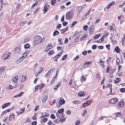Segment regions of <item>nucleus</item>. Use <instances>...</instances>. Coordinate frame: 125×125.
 Masks as SVG:
<instances>
[{"label": "nucleus", "instance_id": "obj_1", "mask_svg": "<svg viewBox=\"0 0 125 125\" xmlns=\"http://www.w3.org/2000/svg\"><path fill=\"white\" fill-rule=\"evenodd\" d=\"M42 40L41 37L39 36L36 35L35 37L33 43L34 45H36L38 44Z\"/></svg>", "mask_w": 125, "mask_h": 125}, {"label": "nucleus", "instance_id": "obj_2", "mask_svg": "<svg viewBox=\"0 0 125 125\" xmlns=\"http://www.w3.org/2000/svg\"><path fill=\"white\" fill-rule=\"evenodd\" d=\"M73 10H71L70 11L68 12L66 14V19L68 20H71L73 18Z\"/></svg>", "mask_w": 125, "mask_h": 125}, {"label": "nucleus", "instance_id": "obj_3", "mask_svg": "<svg viewBox=\"0 0 125 125\" xmlns=\"http://www.w3.org/2000/svg\"><path fill=\"white\" fill-rule=\"evenodd\" d=\"M118 99L117 98L115 97L110 100L109 102L112 104H115L118 101Z\"/></svg>", "mask_w": 125, "mask_h": 125}, {"label": "nucleus", "instance_id": "obj_4", "mask_svg": "<svg viewBox=\"0 0 125 125\" xmlns=\"http://www.w3.org/2000/svg\"><path fill=\"white\" fill-rule=\"evenodd\" d=\"M10 54V52H8V53H5L2 56V57L4 58V59H9Z\"/></svg>", "mask_w": 125, "mask_h": 125}, {"label": "nucleus", "instance_id": "obj_5", "mask_svg": "<svg viewBox=\"0 0 125 125\" xmlns=\"http://www.w3.org/2000/svg\"><path fill=\"white\" fill-rule=\"evenodd\" d=\"M14 116L15 115L13 114H11L10 115L8 119L9 121H11L13 119H14L15 118Z\"/></svg>", "mask_w": 125, "mask_h": 125}, {"label": "nucleus", "instance_id": "obj_6", "mask_svg": "<svg viewBox=\"0 0 125 125\" xmlns=\"http://www.w3.org/2000/svg\"><path fill=\"white\" fill-rule=\"evenodd\" d=\"M21 51V47L18 46L14 50V52L15 53H18L20 52Z\"/></svg>", "mask_w": 125, "mask_h": 125}, {"label": "nucleus", "instance_id": "obj_7", "mask_svg": "<svg viewBox=\"0 0 125 125\" xmlns=\"http://www.w3.org/2000/svg\"><path fill=\"white\" fill-rule=\"evenodd\" d=\"M50 6L49 5H45L44 6V12H46L48 10V8H50Z\"/></svg>", "mask_w": 125, "mask_h": 125}, {"label": "nucleus", "instance_id": "obj_8", "mask_svg": "<svg viewBox=\"0 0 125 125\" xmlns=\"http://www.w3.org/2000/svg\"><path fill=\"white\" fill-rule=\"evenodd\" d=\"M117 105H119L121 107H123L124 105V104L123 100H121L117 104Z\"/></svg>", "mask_w": 125, "mask_h": 125}, {"label": "nucleus", "instance_id": "obj_9", "mask_svg": "<svg viewBox=\"0 0 125 125\" xmlns=\"http://www.w3.org/2000/svg\"><path fill=\"white\" fill-rule=\"evenodd\" d=\"M81 102L80 101L75 100H73L72 102V103H73L75 104H79L81 103Z\"/></svg>", "mask_w": 125, "mask_h": 125}, {"label": "nucleus", "instance_id": "obj_10", "mask_svg": "<svg viewBox=\"0 0 125 125\" xmlns=\"http://www.w3.org/2000/svg\"><path fill=\"white\" fill-rule=\"evenodd\" d=\"M18 79V77L17 76H16L13 78V81L15 84L17 83Z\"/></svg>", "mask_w": 125, "mask_h": 125}, {"label": "nucleus", "instance_id": "obj_11", "mask_svg": "<svg viewBox=\"0 0 125 125\" xmlns=\"http://www.w3.org/2000/svg\"><path fill=\"white\" fill-rule=\"evenodd\" d=\"M94 27L93 25H92L89 27V31L90 32L92 33L93 31L94 30Z\"/></svg>", "mask_w": 125, "mask_h": 125}, {"label": "nucleus", "instance_id": "obj_12", "mask_svg": "<svg viewBox=\"0 0 125 125\" xmlns=\"http://www.w3.org/2000/svg\"><path fill=\"white\" fill-rule=\"evenodd\" d=\"M87 34H84L83 36L81 37L80 39V41H82L85 39L87 37Z\"/></svg>", "mask_w": 125, "mask_h": 125}, {"label": "nucleus", "instance_id": "obj_13", "mask_svg": "<svg viewBox=\"0 0 125 125\" xmlns=\"http://www.w3.org/2000/svg\"><path fill=\"white\" fill-rule=\"evenodd\" d=\"M29 52V51L28 50L26 51L23 54L22 57L24 58L25 57L27 54H28Z\"/></svg>", "mask_w": 125, "mask_h": 125}, {"label": "nucleus", "instance_id": "obj_14", "mask_svg": "<svg viewBox=\"0 0 125 125\" xmlns=\"http://www.w3.org/2000/svg\"><path fill=\"white\" fill-rule=\"evenodd\" d=\"M114 51L117 53H119L120 51V50L118 46H116L115 49Z\"/></svg>", "mask_w": 125, "mask_h": 125}, {"label": "nucleus", "instance_id": "obj_15", "mask_svg": "<svg viewBox=\"0 0 125 125\" xmlns=\"http://www.w3.org/2000/svg\"><path fill=\"white\" fill-rule=\"evenodd\" d=\"M10 104V103H5L2 106V109H4Z\"/></svg>", "mask_w": 125, "mask_h": 125}, {"label": "nucleus", "instance_id": "obj_16", "mask_svg": "<svg viewBox=\"0 0 125 125\" xmlns=\"http://www.w3.org/2000/svg\"><path fill=\"white\" fill-rule=\"evenodd\" d=\"M62 38H59L58 39V41L59 42L58 44L59 45H62L63 44V42H62Z\"/></svg>", "mask_w": 125, "mask_h": 125}, {"label": "nucleus", "instance_id": "obj_17", "mask_svg": "<svg viewBox=\"0 0 125 125\" xmlns=\"http://www.w3.org/2000/svg\"><path fill=\"white\" fill-rule=\"evenodd\" d=\"M42 114L44 117H47L49 115V114L48 113L44 112L42 113Z\"/></svg>", "mask_w": 125, "mask_h": 125}, {"label": "nucleus", "instance_id": "obj_18", "mask_svg": "<svg viewBox=\"0 0 125 125\" xmlns=\"http://www.w3.org/2000/svg\"><path fill=\"white\" fill-rule=\"evenodd\" d=\"M65 101L63 99L60 100L59 102V104L60 105H62L64 104L65 103Z\"/></svg>", "mask_w": 125, "mask_h": 125}, {"label": "nucleus", "instance_id": "obj_19", "mask_svg": "<svg viewBox=\"0 0 125 125\" xmlns=\"http://www.w3.org/2000/svg\"><path fill=\"white\" fill-rule=\"evenodd\" d=\"M47 98V95L45 96L42 100V103H45Z\"/></svg>", "mask_w": 125, "mask_h": 125}, {"label": "nucleus", "instance_id": "obj_20", "mask_svg": "<svg viewBox=\"0 0 125 125\" xmlns=\"http://www.w3.org/2000/svg\"><path fill=\"white\" fill-rule=\"evenodd\" d=\"M59 33V32L57 30H55L53 33V36H56Z\"/></svg>", "mask_w": 125, "mask_h": 125}, {"label": "nucleus", "instance_id": "obj_21", "mask_svg": "<svg viewBox=\"0 0 125 125\" xmlns=\"http://www.w3.org/2000/svg\"><path fill=\"white\" fill-rule=\"evenodd\" d=\"M85 94V93L84 92H80L79 93V96H81Z\"/></svg>", "mask_w": 125, "mask_h": 125}, {"label": "nucleus", "instance_id": "obj_22", "mask_svg": "<svg viewBox=\"0 0 125 125\" xmlns=\"http://www.w3.org/2000/svg\"><path fill=\"white\" fill-rule=\"evenodd\" d=\"M38 1H36L35 3L33 4L31 8H34L35 6H36L38 4Z\"/></svg>", "mask_w": 125, "mask_h": 125}, {"label": "nucleus", "instance_id": "obj_23", "mask_svg": "<svg viewBox=\"0 0 125 125\" xmlns=\"http://www.w3.org/2000/svg\"><path fill=\"white\" fill-rule=\"evenodd\" d=\"M80 35L78 36L75 39V42H78L79 39V38H80Z\"/></svg>", "mask_w": 125, "mask_h": 125}, {"label": "nucleus", "instance_id": "obj_24", "mask_svg": "<svg viewBox=\"0 0 125 125\" xmlns=\"http://www.w3.org/2000/svg\"><path fill=\"white\" fill-rule=\"evenodd\" d=\"M88 28V26L86 25L84 26H83V29L85 31H86Z\"/></svg>", "mask_w": 125, "mask_h": 125}, {"label": "nucleus", "instance_id": "obj_25", "mask_svg": "<svg viewBox=\"0 0 125 125\" xmlns=\"http://www.w3.org/2000/svg\"><path fill=\"white\" fill-rule=\"evenodd\" d=\"M81 80L82 82L83 81H84L85 80V79L84 77L83 76H82L81 78Z\"/></svg>", "mask_w": 125, "mask_h": 125}, {"label": "nucleus", "instance_id": "obj_26", "mask_svg": "<svg viewBox=\"0 0 125 125\" xmlns=\"http://www.w3.org/2000/svg\"><path fill=\"white\" fill-rule=\"evenodd\" d=\"M91 9H90L85 14V17H86L87 15H89V14L91 12Z\"/></svg>", "mask_w": 125, "mask_h": 125}, {"label": "nucleus", "instance_id": "obj_27", "mask_svg": "<svg viewBox=\"0 0 125 125\" xmlns=\"http://www.w3.org/2000/svg\"><path fill=\"white\" fill-rule=\"evenodd\" d=\"M47 47L51 49L53 47V46L50 43L48 44Z\"/></svg>", "mask_w": 125, "mask_h": 125}, {"label": "nucleus", "instance_id": "obj_28", "mask_svg": "<svg viewBox=\"0 0 125 125\" xmlns=\"http://www.w3.org/2000/svg\"><path fill=\"white\" fill-rule=\"evenodd\" d=\"M116 80H114V83H118L119 82V78H116Z\"/></svg>", "mask_w": 125, "mask_h": 125}, {"label": "nucleus", "instance_id": "obj_29", "mask_svg": "<svg viewBox=\"0 0 125 125\" xmlns=\"http://www.w3.org/2000/svg\"><path fill=\"white\" fill-rule=\"evenodd\" d=\"M86 113V109H84L83 110V112L82 113V114L83 116H85Z\"/></svg>", "mask_w": 125, "mask_h": 125}, {"label": "nucleus", "instance_id": "obj_30", "mask_svg": "<svg viewBox=\"0 0 125 125\" xmlns=\"http://www.w3.org/2000/svg\"><path fill=\"white\" fill-rule=\"evenodd\" d=\"M67 55H65L63 56L62 59V60H65L67 57Z\"/></svg>", "mask_w": 125, "mask_h": 125}, {"label": "nucleus", "instance_id": "obj_31", "mask_svg": "<svg viewBox=\"0 0 125 125\" xmlns=\"http://www.w3.org/2000/svg\"><path fill=\"white\" fill-rule=\"evenodd\" d=\"M24 47L25 49H28L29 48L30 45L29 44H27L24 46Z\"/></svg>", "mask_w": 125, "mask_h": 125}, {"label": "nucleus", "instance_id": "obj_32", "mask_svg": "<svg viewBox=\"0 0 125 125\" xmlns=\"http://www.w3.org/2000/svg\"><path fill=\"white\" fill-rule=\"evenodd\" d=\"M50 71H49L45 75L46 76V77H49L50 76Z\"/></svg>", "mask_w": 125, "mask_h": 125}, {"label": "nucleus", "instance_id": "obj_33", "mask_svg": "<svg viewBox=\"0 0 125 125\" xmlns=\"http://www.w3.org/2000/svg\"><path fill=\"white\" fill-rule=\"evenodd\" d=\"M14 87H13V86L10 85L9 86H8V89H9L10 90H11L12 89H13V88Z\"/></svg>", "mask_w": 125, "mask_h": 125}, {"label": "nucleus", "instance_id": "obj_34", "mask_svg": "<svg viewBox=\"0 0 125 125\" xmlns=\"http://www.w3.org/2000/svg\"><path fill=\"white\" fill-rule=\"evenodd\" d=\"M60 31H62L61 33H63L65 32L66 31V30L65 29H63L61 30Z\"/></svg>", "mask_w": 125, "mask_h": 125}, {"label": "nucleus", "instance_id": "obj_35", "mask_svg": "<svg viewBox=\"0 0 125 125\" xmlns=\"http://www.w3.org/2000/svg\"><path fill=\"white\" fill-rule=\"evenodd\" d=\"M120 91L121 92L124 93L125 92V88H122L120 89Z\"/></svg>", "mask_w": 125, "mask_h": 125}, {"label": "nucleus", "instance_id": "obj_36", "mask_svg": "<svg viewBox=\"0 0 125 125\" xmlns=\"http://www.w3.org/2000/svg\"><path fill=\"white\" fill-rule=\"evenodd\" d=\"M63 111V109H61L59 110L58 113H59L61 114Z\"/></svg>", "mask_w": 125, "mask_h": 125}, {"label": "nucleus", "instance_id": "obj_37", "mask_svg": "<svg viewBox=\"0 0 125 125\" xmlns=\"http://www.w3.org/2000/svg\"><path fill=\"white\" fill-rule=\"evenodd\" d=\"M54 52L53 50H52L50 52H48V54L49 55H50L53 54Z\"/></svg>", "mask_w": 125, "mask_h": 125}, {"label": "nucleus", "instance_id": "obj_38", "mask_svg": "<svg viewBox=\"0 0 125 125\" xmlns=\"http://www.w3.org/2000/svg\"><path fill=\"white\" fill-rule=\"evenodd\" d=\"M100 36V34H97L95 35V36H94V38H95V39H96L97 38H98Z\"/></svg>", "mask_w": 125, "mask_h": 125}, {"label": "nucleus", "instance_id": "obj_39", "mask_svg": "<svg viewBox=\"0 0 125 125\" xmlns=\"http://www.w3.org/2000/svg\"><path fill=\"white\" fill-rule=\"evenodd\" d=\"M106 48L107 49V50L108 51H109L110 50V46L109 44H108V45H106Z\"/></svg>", "mask_w": 125, "mask_h": 125}, {"label": "nucleus", "instance_id": "obj_40", "mask_svg": "<svg viewBox=\"0 0 125 125\" xmlns=\"http://www.w3.org/2000/svg\"><path fill=\"white\" fill-rule=\"evenodd\" d=\"M110 91L109 93L107 94V95H108L111 94H112V88H110Z\"/></svg>", "mask_w": 125, "mask_h": 125}, {"label": "nucleus", "instance_id": "obj_41", "mask_svg": "<svg viewBox=\"0 0 125 125\" xmlns=\"http://www.w3.org/2000/svg\"><path fill=\"white\" fill-rule=\"evenodd\" d=\"M51 117L52 119H54L55 118V117L54 115L53 114H52L51 115Z\"/></svg>", "mask_w": 125, "mask_h": 125}, {"label": "nucleus", "instance_id": "obj_42", "mask_svg": "<svg viewBox=\"0 0 125 125\" xmlns=\"http://www.w3.org/2000/svg\"><path fill=\"white\" fill-rule=\"evenodd\" d=\"M45 85L44 84H42L40 85H39V87H40V89H42Z\"/></svg>", "mask_w": 125, "mask_h": 125}, {"label": "nucleus", "instance_id": "obj_43", "mask_svg": "<svg viewBox=\"0 0 125 125\" xmlns=\"http://www.w3.org/2000/svg\"><path fill=\"white\" fill-rule=\"evenodd\" d=\"M56 2V1L55 0H52L51 1V4H52L53 5L55 2Z\"/></svg>", "mask_w": 125, "mask_h": 125}, {"label": "nucleus", "instance_id": "obj_44", "mask_svg": "<svg viewBox=\"0 0 125 125\" xmlns=\"http://www.w3.org/2000/svg\"><path fill=\"white\" fill-rule=\"evenodd\" d=\"M96 45H94L92 46V48L93 49H95L96 48Z\"/></svg>", "mask_w": 125, "mask_h": 125}, {"label": "nucleus", "instance_id": "obj_45", "mask_svg": "<svg viewBox=\"0 0 125 125\" xmlns=\"http://www.w3.org/2000/svg\"><path fill=\"white\" fill-rule=\"evenodd\" d=\"M68 22H67L64 21L62 23V25L64 26H66Z\"/></svg>", "mask_w": 125, "mask_h": 125}, {"label": "nucleus", "instance_id": "obj_46", "mask_svg": "<svg viewBox=\"0 0 125 125\" xmlns=\"http://www.w3.org/2000/svg\"><path fill=\"white\" fill-rule=\"evenodd\" d=\"M29 40V38H26L24 42L25 43H26L27 42H28Z\"/></svg>", "mask_w": 125, "mask_h": 125}, {"label": "nucleus", "instance_id": "obj_47", "mask_svg": "<svg viewBox=\"0 0 125 125\" xmlns=\"http://www.w3.org/2000/svg\"><path fill=\"white\" fill-rule=\"evenodd\" d=\"M56 77V76L54 77L53 79L51 81V83H53L54 81V79Z\"/></svg>", "mask_w": 125, "mask_h": 125}, {"label": "nucleus", "instance_id": "obj_48", "mask_svg": "<svg viewBox=\"0 0 125 125\" xmlns=\"http://www.w3.org/2000/svg\"><path fill=\"white\" fill-rule=\"evenodd\" d=\"M115 3V2L114 1H112L110 3H109L108 5H109V6H112V5L114 4Z\"/></svg>", "mask_w": 125, "mask_h": 125}, {"label": "nucleus", "instance_id": "obj_49", "mask_svg": "<svg viewBox=\"0 0 125 125\" xmlns=\"http://www.w3.org/2000/svg\"><path fill=\"white\" fill-rule=\"evenodd\" d=\"M65 119H66L65 118H63H63L61 119H60L59 120V121H61V122H62L63 121H65Z\"/></svg>", "mask_w": 125, "mask_h": 125}, {"label": "nucleus", "instance_id": "obj_50", "mask_svg": "<svg viewBox=\"0 0 125 125\" xmlns=\"http://www.w3.org/2000/svg\"><path fill=\"white\" fill-rule=\"evenodd\" d=\"M53 122L56 124L59 123L58 119H56L54 120L53 121Z\"/></svg>", "mask_w": 125, "mask_h": 125}, {"label": "nucleus", "instance_id": "obj_51", "mask_svg": "<svg viewBox=\"0 0 125 125\" xmlns=\"http://www.w3.org/2000/svg\"><path fill=\"white\" fill-rule=\"evenodd\" d=\"M48 119L47 118H43L42 120L44 122H45Z\"/></svg>", "mask_w": 125, "mask_h": 125}, {"label": "nucleus", "instance_id": "obj_52", "mask_svg": "<svg viewBox=\"0 0 125 125\" xmlns=\"http://www.w3.org/2000/svg\"><path fill=\"white\" fill-rule=\"evenodd\" d=\"M68 39L67 38H66L65 39L64 42V44H66L68 42Z\"/></svg>", "mask_w": 125, "mask_h": 125}, {"label": "nucleus", "instance_id": "obj_53", "mask_svg": "<svg viewBox=\"0 0 125 125\" xmlns=\"http://www.w3.org/2000/svg\"><path fill=\"white\" fill-rule=\"evenodd\" d=\"M91 63V62L90 61H89L88 62H86L84 64V65L86 64L87 65H88L89 64H90Z\"/></svg>", "mask_w": 125, "mask_h": 125}, {"label": "nucleus", "instance_id": "obj_54", "mask_svg": "<svg viewBox=\"0 0 125 125\" xmlns=\"http://www.w3.org/2000/svg\"><path fill=\"white\" fill-rule=\"evenodd\" d=\"M55 68H53L52 69L50 70L49 71H50V73H51V72H54L55 71Z\"/></svg>", "mask_w": 125, "mask_h": 125}, {"label": "nucleus", "instance_id": "obj_55", "mask_svg": "<svg viewBox=\"0 0 125 125\" xmlns=\"http://www.w3.org/2000/svg\"><path fill=\"white\" fill-rule=\"evenodd\" d=\"M120 62V61L119 59H117L116 60V63L117 65H119V63Z\"/></svg>", "mask_w": 125, "mask_h": 125}, {"label": "nucleus", "instance_id": "obj_56", "mask_svg": "<svg viewBox=\"0 0 125 125\" xmlns=\"http://www.w3.org/2000/svg\"><path fill=\"white\" fill-rule=\"evenodd\" d=\"M50 49L47 47L46 48H45V51L46 52H47Z\"/></svg>", "mask_w": 125, "mask_h": 125}, {"label": "nucleus", "instance_id": "obj_57", "mask_svg": "<svg viewBox=\"0 0 125 125\" xmlns=\"http://www.w3.org/2000/svg\"><path fill=\"white\" fill-rule=\"evenodd\" d=\"M5 68V67H1L0 69V71L1 72H2L4 70Z\"/></svg>", "mask_w": 125, "mask_h": 125}, {"label": "nucleus", "instance_id": "obj_58", "mask_svg": "<svg viewBox=\"0 0 125 125\" xmlns=\"http://www.w3.org/2000/svg\"><path fill=\"white\" fill-rule=\"evenodd\" d=\"M98 48L99 49H103V47L102 46H99L98 47Z\"/></svg>", "mask_w": 125, "mask_h": 125}, {"label": "nucleus", "instance_id": "obj_59", "mask_svg": "<svg viewBox=\"0 0 125 125\" xmlns=\"http://www.w3.org/2000/svg\"><path fill=\"white\" fill-rule=\"evenodd\" d=\"M82 54H83V55H86L87 54V51H85L83 52L82 53Z\"/></svg>", "mask_w": 125, "mask_h": 125}, {"label": "nucleus", "instance_id": "obj_60", "mask_svg": "<svg viewBox=\"0 0 125 125\" xmlns=\"http://www.w3.org/2000/svg\"><path fill=\"white\" fill-rule=\"evenodd\" d=\"M39 87V85H38L36 87L35 89V91H37Z\"/></svg>", "mask_w": 125, "mask_h": 125}, {"label": "nucleus", "instance_id": "obj_61", "mask_svg": "<svg viewBox=\"0 0 125 125\" xmlns=\"http://www.w3.org/2000/svg\"><path fill=\"white\" fill-rule=\"evenodd\" d=\"M96 77L97 78H99L100 77V75L98 73H97L96 74Z\"/></svg>", "mask_w": 125, "mask_h": 125}, {"label": "nucleus", "instance_id": "obj_62", "mask_svg": "<svg viewBox=\"0 0 125 125\" xmlns=\"http://www.w3.org/2000/svg\"><path fill=\"white\" fill-rule=\"evenodd\" d=\"M120 113H117L116 114V117H119L120 116Z\"/></svg>", "mask_w": 125, "mask_h": 125}, {"label": "nucleus", "instance_id": "obj_63", "mask_svg": "<svg viewBox=\"0 0 125 125\" xmlns=\"http://www.w3.org/2000/svg\"><path fill=\"white\" fill-rule=\"evenodd\" d=\"M61 27V25L60 24H58L57 26V27L58 28H60Z\"/></svg>", "mask_w": 125, "mask_h": 125}, {"label": "nucleus", "instance_id": "obj_64", "mask_svg": "<svg viewBox=\"0 0 125 125\" xmlns=\"http://www.w3.org/2000/svg\"><path fill=\"white\" fill-rule=\"evenodd\" d=\"M80 121L79 120L77 121L75 123L76 125H78L80 123Z\"/></svg>", "mask_w": 125, "mask_h": 125}]
</instances>
